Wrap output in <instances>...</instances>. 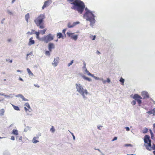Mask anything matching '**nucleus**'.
Segmentation results:
<instances>
[{
  "label": "nucleus",
  "instance_id": "34",
  "mask_svg": "<svg viewBox=\"0 0 155 155\" xmlns=\"http://www.w3.org/2000/svg\"><path fill=\"white\" fill-rule=\"evenodd\" d=\"M148 129L147 128H145L143 131V133H146L147 132Z\"/></svg>",
  "mask_w": 155,
  "mask_h": 155
},
{
  "label": "nucleus",
  "instance_id": "63",
  "mask_svg": "<svg viewBox=\"0 0 155 155\" xmlns=\"http://www.w3.org/2000/svg\"><path fill=\"white\" fill-rule=\"evenodd\" d=\"M2 100H3V99ZM1 101V100L0 99V101Z\"/></svg>",
  "mask_w": 155,
  "mask_h": 155
},
{
  "label": "nucleus",
  "instance_id": "54",
  "mask_svg": "<svg viewBox=\"0 0 155 155\" xmlns=\"http://www.w3.org/2000/svg\"><path fill=\"white\" fill-rule=\"evenodd\" d=\"M19 79L20 80H21V81H23V80L21 78H19Z\"/></svg>",
  "mask_w": 155,
  "mask_h": 155
},
{
  "label": "nucleus",
  "instance_id": "59",
  "mask_svg": "<svg viewBox=\"0 0 155 155\" xmlns=\"http://www.w3.org/2000/svg\"><path fill=\"white\" fill-rule=\"evenodd\" d=\"M12 60H10L9 62H10V63H12Z\"/></svg>",
  "mask_w": 155,
  "mask_h": 155
},
{
  "label": "nucleus",
  "instance_id": "47",
  "mask_svg": "<svg viewBox=\"0 0 155 155\" xmlns=\"http://www.w3.org/2000/svg\"><path fill=\"white\" fill-rule=\"evenodd\" d=\"M5 20V18H3V19H2V20L1 21V23L2 24H3L4 22V21Z\"/></svg>",
  "mask_w": 155,
  "mask_h": 155
},
{
  "label": "nucleus",
  "instance_id": "35",
  "mask_svg": "<svg viewBox=\"0 0 155 155\" xmlns=\"http://www.w3.org/2000/svg\"><path fill=\"white\" fill-rule=\"evenodd\" d=\"M136 101L134 100H133L131 102V104L133 105H135L136 104Z\"/></svg>",
  "mask_w": 155,
  "mask_h": 155
},
{
  "label": "nucleus",
  "instance_id": "17",
  "mask_svg": "<svg viewBox=\"0 0 155 155\" xmlns=\"http://www.w3.org/2000/svg\"><path fill=\"white\" fill-rule=\"evenodd\" d=\"M30 18V15L29 13L25 15V19L27 23L28 22V19Z\"/></svg>",
  "mask_w": 155,
  "mask_h": 155
},
{
  "label": "nucleus",
  "instance_id": "46",
  "mask_svg": "<svg viewBox=\"0 0 155 155\" xmlns=\"http://www.w3.org/2000/svg\"><path fill=\"white\" fill-rule=\"evenodd\" d=\"M34 85L35 87H40V86L39 85H38V84H34Z\"/></svg>",
  "mask_w": 155,
  "mask_h": 155
},
{
  "label": "nucleus",
  "instance_id": "48",
  "mask_svg": "<svg viewBox=\"0 0 155 155\" xmlns=\"http://www.w3.org/2000/svg\"><path fill=\"white\" fill-rule=\"evenodd\" d=\"M32 54V52H31L29 54H27V57H28V56L30 54Z\"/></svg>",
  "mask_w": 155,
  "mask_h": 155
},
{
  "label": "nucleus",
  "instance_id": "6",
  "mask_svg": "<svg viewBox=\"0 0 155 155\" xmlns=\"http://www.w3.org/2000/svg\"><path fill=\"white\" fill-rule=\"evenodd\" d=\"M54 39V36L51 34H49L47 35H46L41 38V40L44 41L46 43H47Z\"/></svg>",
  "mask_w": 155,
  "mask_h": 155
},
{
  "label": "nucleus",
  "instance_id": "56",
  "mask_svg": "<svg viewBox=\"0 0 155 155\" xmlns=\"http://www.w3.org/2000/svg\"><path fill=\"white\" fill-rule=\"evenodd\" d=\"M97 52L98 54H99L100 53L98 51H97Z\"/></svg>",
  "mask_w": 155,
  "mask_h": 155
},
{
  "label": "nucleus",
  "instance_id": "49",
  "mask_svg": "<svg viewBox=\"0 0 155 155\" xmlns=\"http://www.w3.org/2000/svg\"><path fill=\"white\" fill-rule=\"evenodd\" d=\"M22 137L21 136L19 137V139L21 141H22Z\"/></svg>",
  "mask_w": 155,
  "mask_h": 155
},
{
  "label": "nucleus",
  "instance_id": "61",
  "mask_svg": "<svg viewBox=\"0 0 155 155\" xmlns=\"http://www.w3.org/2000/svg\"><path fill=\"white\" fill-rule=\"evenodd\" d=\"M21 71H20V70H18L17 71V72H21Z\"/></svg>",
  "mask_w": 155,
  "mask_h": 155
},
{
  "label": "nucleus",
  "instance_id": "50",
  "mask_svg": "<svg viewBox=\"0 0 155 155\" xmlns=\"http://www.w3.org/2000/svg\"><path fill=\"white\" fill-rule=\"evenodd\" d=\"M102 126H99L97 127V128L99 130H101V128H100V127H102Z\"/></svg>",
  "mask_w": 155,
  "mask_h": 155
},
{
  "label": "nucleus",
  "instance_id": "16",
  "mask_svg": "<svg viewBox=\"0 0 155 155\" xmlns=\"http://www.w3.org/2000/svg\"><path fill=\"white\" fill-rule=\"evenodd\" d=\"M54 63H52L53 65H54V67L56 66L58 62V59L57 58H55L54 59Z\"/></svg>",
  "mask_w": 155,
  "mask_h": 155
},
{
  "label": "nucleus",
  "instance_id": "38",
  "mask_svg": "<svg viewBox=\"0 0 155 155\" xmlns=\"http://www.w3.org/2000/svg\"><path fill=\"white\" fill-rule=\"evenodd\" d=\"M95 37H96L95 35L92 36L91 37V38L92 40H94L95 39Z\"/></svg>",
  "mask_w": 155,
  "mask_h": 155
},
{
  "label": "nucleus",
  "instance_id": "64",
  "mask_svg": "<svg viewBox=\"0 0 155 155\" xmlns=\"http://www.w3.org/2000/svg\"><path fill=\"white\" fill-rule=\"evenodd\" d=\"M1 138H2L0 137V139H1Z\"/></svg>",
  "mask_w": 155,
  "mask_h": 155
},
{
  "label": "nucleus",
  "instance_id": "11",
  "mask_svg": "<svg viewBox=\"0 0 155 155\" xmlns=\"http://www.w3.org/2000/svg\"><path fill=\"white\" fill-rule=\"evenodd\" d=\"M79 23V22H74L71 25L70 22H69L68 24V28H73Z\"/></svg>",
  "mask_w": 155,
  "mask_h": 155
},
{
  "label": "nucleus",
  "instance_id": "45",
  "mask_svg": "<svg viewBox=\"0 0 155 155\" xmlns=\"http://www.w3.org/2000/svg\"><path fill=\"white\" fill-rule=\"evenodd\" d=\"M11 139L12 140H15V137L14 136H12L11 137Z\"/></svg>",
  "mask_w": 155,
  "mask_h": 155
},
{
  "label": "nucleus",
  "instance_id": "13",
  "mask_svg": "<svg viewBox=\"0 0 155 155\" xmlns=\"http://www.w3.org/2000/svg\"><path fill=\"white\" fill-rule=\"evenodd\" d=\"M54 48V45L53 43H49L48 44V49L50 51H51L52 49Z\"/></svg>",
  "mask_w": 155,
  "mask_h": 155
},
{
  "label": "nucleus",
  "instance_id": "20",
  "mask_svg": "<svg viewBox=\"0 0 155 155\" xmlns=\"http://www.w3.org/2000/svg\"><path fill=\"white\" fill-rule=\"evenodd\" d=\"M5 113V110L4 109H1L0 110V116H2L4 115Z\"/></svg>",
  "mask_w": 155,
  "mask_h": 155
},
{
  "label": "nucleus",
  "instance_id": "51",
  "mask_svg": "<svg viewBox=\"0 0 155 155\" xmlns=\"http://www.w3.org/2000/svg\"><path fill=\"white\" fill-rule=\"evenodd\" d=\"M31 32H34V34H35V32H36L34 30H32V31Z\"/></svg>",
  "mask_w": 155,
  "mask_h": 155
},
{
  "label": "nucleus",
  "instance_id": "53",
  "mask_svg": "<svg viewBox=\"0 0 155 155\" xmlns=\"http://www.w3.org/2000/svg\"><path fill=\"white\" fill-rule=\"evenodd\" d=\"M0 95L5 96V97L6 96V95H4V94H3V93H1V95Z\"/></svg>",
  "mask_w": 155,
  "mask_h": 155
},
{
  "label": "nucleus",
  "instance_id": "21",
  "mask_svg": "<svg viewBox=\"0 0 155 155\" xmlns=\"http://www.w3.org/2000/svg\"><path fill=\"white\" fill-rule=\"evenodd\" d=\"M12 106L15 110H20L18 106H15L14 105H12Z\"/></svg>",
  "mask_w": 155,
  "mask_h": 155
},
{
  "label": "nucleus",
  "instance_id": "22",
  "mask_svg": "<svg viewBox=\"0 0 155 155\" xmlns=\"http://www.w3.org/2000/svg\"><path fill=\"white\" fill-rule=\"evenodd\" d=\"M35 34L36 35V37L39 40L40 39L39 37L40 33L39 32H35Z\"/></svg>",
  "mask_w": 155,
  "mask_h": 155
},
{
  "label": "nucleus",
  "instance_id": "28",
  "mask_svg": "<svg viewBox=\"0 0 155 155\" xmlns=\"http://www.w3.org/2000/svg\"><path fill=\"white\" fill-rule=\"evenodd\" d=\"M150 132L151 134V138L153 139V138L154 135L152 130L150 129Z\"/></svg>",
  "mask_w": 155,
  "mask_h": 155
},
{
  "label": "nucleus",
  "instance_id": "8",
  "mask_svg": "<svg viewBox=\"0 0 155 155\" xmlns=\"http://www.w3.org/2000/svg\"><path fill=\"white\" fill-rule=\"evenodd\" d=\"M52 1L51 0H48L44 2L43 5L42 7V9H44L45 8L47 7L52 3Z\"/></svg>",
  "mask_w": 155,
  "mask_h": 155
},
{
  "label": "nucleus",
  "instance_id": "25",
  "mask_svg": "<svg viewBox=\"0 0 155 155\" xmlns=\"http://www.w3.org/2000/svg\"><path fill=\"white\" fill-rule=\"evenodd\" d=\"M27 71L29 75H33V74L31 72V71H30V69L29 68H28L27 69Z\"/></svg>",
  "mask_w": 155,
  "mask_h": 155
},
{
  "label": "nucleus",
  "instance_id": "15",
  "mask_svg": "<svg viewBox=\"0 0 155 155\" xmlns=\"http://www.w3.org/2000/svg\"><path fill=\"white\" fill-rule=\"evenodd\" d=\"M38 138L39 137L38 136L34 137L32 140L33 142L35 143L38 142L39 141L37 140L38 139Z\"/></svg>",
  "mask_w": 155,
  "mask_h": 155
},
{
  "label": "nucleus",
  "instance_id": "12",
  "mask_svg": "<svg viewBox=\"0 0 155 155\" xmlns=\"http://www.w3.org/2000/svg\"><path fill=\"white\" fill-rule=\"evenodd\" d=\"M25 106H26L27 107V108H27L26 107H24L25 110V111L27 113H28V111L30 112V111L29 110H31V107H30V106L29 104H28V103H25Z\"/></svg>",
  "mask_w": 155,
  "mask_h": 155
},
{
  "label": "nucleus",
  "instance_id": "18",
  "mask_svg": "<svg viewBox=\"0 0 155 155\" xmlns=\"http://www.w3.org/2000/svg\"><path fill=\"white\" fill-rule=\"evenodd\" d=\"M82 77L84 79L89 81H91V78H87L84 75Z\"/></svg>",
  "mask_w": 155,
  "mask_h": 155
},
{
  "label": "nucleus",
  "instance_id": "33",
  "mask_svg": "<svg viewBox=\"0 0 155 155\" xmlns=\"http://www.w3.org/2000/svg\"><path fill=\"white\" fill-rule=\"evenodd\" d=\"M7 12L8 14L10 15H12V13L9 10H8L7 11Z\"/></svg>",
  "mask_w": 155,
  "mask_h": 155
},
{
  "label": "nucleus",
  "instance_id": "30",
  "mask_svg": "<svg viewBox=\"0 0 155 155\" xmlns=\"http://www.w3.org/2000/svg\"><path fill=\"white\" fill-rule=\"evenodd\" d=\"M21 98H22L23 100L25 101H28V100L26 99L22 95H21Z\"/></svg>",
  "mask_w": 155,
  "mask_h": 155
},
{
  "label": "nucleus",
  "instance_id": "19",
  "mask_svg": "<svg viewBox=\"0 0 155 155\" xmlns=\"http://www.w3.org/2000/svg\"><path fill=\"white\" fill-rule=\"evenodd\" d=\"M12 134L15 135H18V131L16 130L13 129L12 130Z\"/></svg>",
  "mask_w": 155,
  "mask_h": 155
},
{
  "label": "nucleus",
  "instance_id": "9",
  "mask_svg": "<svg viewBox=\"0 0 155 155\" xmlns=\"http://www.w3.org/2000/svg\"><path fill=\"white\" fill-rule=\"evenodd\" d=\"M67 34L69 37H70L71 39L76 41L78 38V35H73V33L67 32Z\"/></svg>",
  "mask_w": 155,
  "mask_h": 155
},
{
  "label": "nucleus",
  "instance_id": "37",
  "mask_svg": "<svg viewBox=\"0 0 155 155\" xmlns=\"http://www.w3.org/2000/svg\"><path fill=\"white\" fill-rule=\"evenodd\" d=\"M45 54L46 55H50V52L48 51H45Z\"/></svg>",
  "mask_w": 155,
  "mask_h": 155
},
{
  "label": "nucleus",
  "instance_id": "41",
  "mask_svg": "<svg viewBox=\"0 0 155 155\" xmlns=\"http://www.w3.org/2000/svg\"><path fill=\"white\" fill-rule=\"evenodd\" d=\"M125 146H127V147H129V146L132 147V145L131 144H126L125 145Z\"/></svg>",
  "mask_w": 155,
  "mask_h": 155
},
{
  "label": "nucleus",
  "instance_id": "60",
  "mask_svg": "<svg viewBox=\"0 0 155 155\" xmlns=\"http://www.w3.org/2000/svg\"><path fill=\"white\" fill-rule=\"evenodd\" d=\"M85 72H86V73L87 72V71H87V69H86L85 70Z\"/></svg>",
  "mask_w": 155,
  "mask_h": 155
},
{
  "label": "nucleus",
  "instance_id": "24",
  "mask_svg": "<svg viewBox=\"0 0 155 155\" xmlns=\"http://www.w3.org/2000/svg\"><path fill=\"white\" fill-rule=\"evenodd\" d=\"M46 30H47L46 28L40 31V32L42 35H43L44 34H45Z\"/></svg>",
  "mask_w": 155,
  "mask_h": 155
},
{
  "label": "nucleus",
  "instance_id": "57",
  "mask_svg": "<svg viewBox=\"0 0 155 155\" xmlns=\"http://www.w3.org/2000/svg\"><path fill=\"white\" fill-rule=\"evenodd\" d=\"M15 0H12V3H14L15 1Z\"/></svg>",
  "mask_w": 155,
  "mask_h": 155
},
{
  "label": "nucleus",
  "instance_id": "52",
  "mask_svg": "<svg viewBox=\"0 0 155 155\" xmlns=\"http://www.w3.org/2000/svg\"><path fill=\"white\" fill-rule=\"evenodd\" d=\"M72 135L73 137V139H75V137H74V135L73 134V133L72 134Z\"/></svg>",
  "mask_w": 155,
  "mask_h": 155
},
{
  "label": "nucleus",
  "instance_id": "39",
  "mask_svg": "<svg viewBox=\"0 0 155 155\" xmlns=\"http://www.w3.org/2000/svg\"><path fill=\"white\" fill-rule=\"evenodd\" d=\"M33 34H34V33L33 32H31L28 31L27 33V34H28V35H32Z\"/></svg>",
  "mask_w": 155,
  "mask_h": 155
},
{
  "label": "nucleus",
  "instance_id": "44",
  "mask_svg": "<svg viewBox=\"0 0 155 155\" xmlns=\"http://www.w3.org/2000/svg\"><path fill=\"white\" fill-rule=\"evenodd\" d=\"M125 129L127 131H128L130 130V129L129 127H125Z\"/></svg>",
  "mask_w": 155,
  "mask_h": 155
},
{
  "label": "nucleus",
  "instance_id": "42",
  "mask_svg": "<svg viewBox=\"0 0 155 155\" xmlns=\"http://www.w3.org/2000/svg\"><path fill=\"white\" fill-rule=\"evenodd\" d=\"M66 29H64L62 31V33L65 35V32Z\"/></svg>",
  "mask_w": 155,
  "mask_h": 155
},
{
  "label": "nucleus",
  "instance_id": "32",
  "mask_svg": "<svg viewBox=\"0 0 155 155\" xmlns=\"http://www.w3.org/2000/svg\"><path fill=\"white\" fill-rule=\"evenodd\" d=\"M50 130L51 131H52V132H54L55 131V129L54 128L53 126H52V127L50 129Z\"/></svg>",
  "mask_w": 155,
  "mask_h": 155
},
{
  "label": "nucleus",
  "instance_id": "3",
  "mask_svg": "<svg viewBox=\"0 0 155 155\" xmlns=\"http://www.w3.org/2000/svg\"><path fill=\"white\" fill-rule=\"evenodd\" d=\"M85 10L86 12L84 15V18L90 22V25L94 24L95 22V20L94 19L95 16L91 12L88 10L87 8H85Z\"/></svg>",
  "mask_w": 155,
  "mask_h": 155
},
{
  "label": "nucleus",
  "instance_id": "7",
  "mask_svg": "<svg viewBox=\"0 0 155 155\" xmlns=\"http://www.w3.org/2000/svg\"><path fill=\"white\" fill-rule=\"evenodd\" d=\"M133 98L137 101L139 104L140 105L141 104V99H142V98L138 94H135Z\"/></svg>",
  "mask_w": 155,
  "mask_h": 155
},
{
  "label": "nucleus",
  "instance_id": "5",
  "mask_svg": "<svg viewBox=\"0 0 155 155\" xmlns=\"http://www.w3.org/2000/svg\"><path fill=\"white\" fill-rule=\"evenodd\" d=\"M77 91L82 95L84 98H85V95L87 94V90L84 89L80 84H75Z\"/></svg>",
  "mask_w": 155,
  "mask_h": 155
},
{
  "label": "nucleus",
  "instance_id": "10",
  "mask_svg": "<svg viewBox=\"0 0 155 155\" xmlns=\"http://www.w3.org/2000/svg\"><path fill=\"white\" fill-rule=\"evenodd\" d=\"M141 95L143 97V99L147 98L149 97L148 93L145 91L142 92Z\"/></svg>",
  "mask_w": 155,
  "mask_h": 155
},
{
  "label": "nucleus",
  "instance_id": "29",
  "mask_svg": "<svg viewBox=\"0 0 155 155\" xmlns=\"http://www.w3.org/2000/svg\"><path fill=\"white\" fill-rule=\"evenodd\" d=\"M120 81L122 83V85H124V79H123L122 78H121L120 80Z\"/></svg>",
  "mask_w": 155,
  "mask_h": 155
},
{
  "label": "nucleus",
  "instance_id": "62",
  "mask_svg": "<svg viewBox=\"0 0 155 155\" xmlns=\"http://www.w3.org/2000/svg\"><path fill=\"white\" fill-rule=\"evenodd\" d=\"M153 102L154 104H155V101H153Z\"/></svg>",
  "mask_w": 155,
  "mask_h": 155
},
{
  "label": "nucleus",
  "instance_id": "1",
  "mask_svg": "<svg viewBox=\"0 0 155 155\" xmlns=\"http://www.w3.org/2000/svg\"><path fill=\"white\" fill-rule=\"evenodd\" d=\"M71 4L73 5L74 7L72 8L77 10L80 14H82L84 9L85 5L84 3L80 0H76Z\"/></svg>",
  "mask_w": 155,
  "mask_h": 155
},
{
  "label": "nucleus",
  "instance_id": "2",
  "mask_svg": "<svg viewBox=\"0 0 155 155\" xmlns=\"http://www.w3.org/2000/svg\"><path fill=\"white\" fill-rule=\"evenodd\" d=\"M45 18V15L41 14L36 17L34 21L37 26L39 27L40 29H43L45 27L44 23Z\"/></svg>",
  "mask_w": 155,
  "mask_h": 155
},
{
  "label": "nucleus",
  "instance_id": "14",
  "mask_svg": "<svg viewBox=\"0 0 155 155\" xmlns=\"http://www.w3.org/2000/svg\"><path fill=\"white\" fill-rule=\"evenodd\" d=\"M33 37L29 39V41L28 43V45H32L34 44H35V42L34 40L33 39Z\"/></svg>",
  "mask_w": 155,
  "mask_h": 155
},
{
  "label": "nucleus",
  "instance_id": "31",
  "mask_svg": "<svg viewBox=\"0 0 155 155\" xmlns=\"http://www.w3.org/2000/svg\"><path fill=\"white\" fill-rule=\"evenodd\" d=\"M151 114H153V115H155V110H152L149 111Z\"/></svg>",
  "mask_w": 155,
  "mask_h": 155
},
{
  "label": "nucleus",
  "instance_id": "26",
  "mask_svg": "<svg viewBox=\"0 0 155 155\" xmlns=\"http://www.w3.org/2000/svg\"><path fill=\"white\" fill-rule=\"evenodd\" d=\"M110 82V80L109 78H107L106 81H104L103 82L104 84L106 83V82H108V83Z\"/></svg>",
  "mask_w": 155,
  "mask_h": 155
},
{
  "label": "nucleus",
  "instance_id": "36",
  "mask_svg": "<svg viewBox=\"0 0 155 155\" xmlns=\"http://www.w3.org/2000/svg\"><path fill=\"white\" fill-rule=\"evenodd\" d=\"M73 60H72V61H71V62L70 63L68 64V67L70 66L71 65L73 64Z\"/></svg>",
  "mask_w": 155,
  "mask_h": 155
},
{
  "label": "nucleus",
  "instance_id": "58",
  "mask_svg": "<svg viewBox=\"0 0 155 155\" xmlns=\"http://www.w3.org/2000/svg\"><path fill=\"white\" fill-rule=\"evenodd\" d=\"M153 153L154 155H155V150L153 151Z\"/></svg>",
  "mask_w": 155,
  "mask_h": 155
},
{
  "label": "nucleus",
  "instance_id": "43",
  "mask_svg": "<svg viewBox=\"0 0 155 155\" xmlns=\"http://www.w3.org/2000/svg\"><path fill=\"white\" fill-rule=\"evenodd\" d=\"M117 139V137H114V139L112 140V141H114L116 140Z\"/></svg>",
  "mask_w": 155,
  "mask_h": 155
},
{
  "label": "nucleus",
  "instance_id": "23",
  "mask_svg": "<svg viewBox=\"0 0 155 155\" xmlns=\"http://www.w3.org/2000/svg\"><path fill=\"white\" fill-rule=\"evenodd\" d=\"M57 37L58 38H62V34L61 33H58L57 35Z\"/></svg>",
  "mask_w": 155,
  "mask_h": 155
},
{
  "label": "nucleus",
  "instance_id": "55",
  "mask_svg": "<svg viewBox=\"0 0 155 155\" xmlns=\"http://www.w3.org/2000/svg\"><path fill=\"white\" fill-rule=\"evenodd\" d=\"M8 42H10L11 41V39H9L8 40Z\"/></svg>",
  "mask_w": 155,
  "mask_h": 155
},
{
  "label": "nucleus",
  "instance_id": "40",
  "mask_svg": "<svg viewBox=\"0 0 155 155\" xmlns=\"http://www.w3.org/2000/svg\"><path fill=\"white\" fill-rule=\"evenodd\" d=\"M153 130L154 133L155 134V123L153 124Z\"/></svg>",
  "mask_w": 155,
  "mask_h": 155
},
{
  "label": "nucleus",
  "instance_id": "27",
  "mask_svg": "<svg viewBox=\"0 0 155 155\" xmlns=\"http://www.w3.org/2000/svg\"><path fill=\"white\" fill-rule=\"evenodd\" d=\"M86 73L89 76H91V77H94V75L91 74L89 71H87V72H86Z\"/></svg>",
  "mask_w": 155,
  "mask_h": 155
},
{
  "label": "nucleus",
  "instance_id": "4",
  "mask_svg": "<svg viewBox=\"0 0 155 155\" xmlns=\"http://www.w3.org/2000/svg\"><path fill=\"white\" fill-rule=\"evenodd\" d=\"M144 141L145 146L147 149L150 150H151V149L155 150V145L153 144L152 147H151V140L150 138V137L148 135H146L144 137Z\"/></svg>",
  "mask_w": 155,
  "mask_h": 155
}]
</instances>
